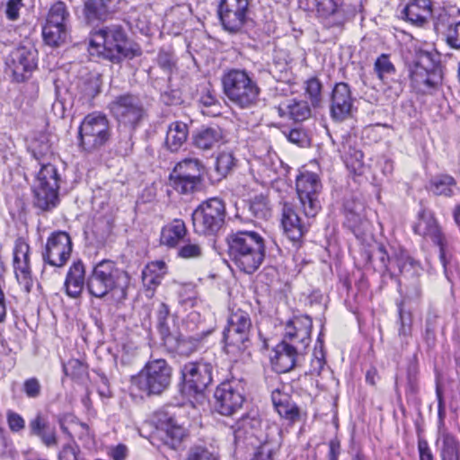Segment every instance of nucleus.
<instances>
[{
  "label": "nucleus",
  "mask_w": 460,
  "mask_h": 460,
  "mask_svg": "<svg viewBox=\"0 0 460 460\" xmlns=\"http://www.w3.org/2000/svg\"><path fill=\"white\" fill-rule=\"evenodd\" d=\"M317 13L323 17L334 15L340 12L343 0H314Z\"/></svg>",
  "instance_id": "603ef678"
},
{
  "label": "nucleus",
  "mask_w": 460,
  "mask_h": 460,
  "mask_svg": "<svg viewBox=\"0 0 460 460\" xmlns=\"http://www.w3.org/2000/svg\"><path fill=\"white\" fill-rule=\"evenodd\" d=\"M173 171L175 172L185 173L186 175H194L198 178L204 179L203 174L205 165L203 163L195 157H187L178 162Z\"/></svg>",
  "instance_id": "ea45409f"
},
{
  "label": "nucleus",
  "mask_w": 460,
  "mask_h": 460,
  "mask_svg": "<svg viewBox=\"0 0 460 460\" xmlns=\"http://www.w3.org/2000/svg\"><path fill=\"white\" fill-rule=\"evenodd\" d=\"M431 15L430 0H411L402 11V17L418 27L424 26Z\"/></svg>",
  "instance_id": "393cba45"
},
{
  "label": "nucleus",
  "mask_w": 460,
  "mask_h": 460,
  "mask_svg": "<svg viewBox=\"0 0 460 460\" xmlns=\"http://www.w3.org/2000/svg\"><path fill=\"white\" fill-rule=\"evenodd\" d=\"M409 77L411 86H438L443 84V76L440 69L428 70L420 64H415L409 70Z\"/></svg>",
  "instance_id": "c85d7f7f"
},
{
  "label": "nucleus",
  "mask_w": 460,
  "mask_h": 460,
  "mask_svg": "<svg viewBox=\"0 0 460 460\" xmlns=\"http://www.w3.org/2000/svg\"><path fill=\"white\" fill-rule=\"evenodd\" d=\"M281 225L288 238L294 243L299 242L307 232V226L298 215L297 208L289 202L283 204Z\"/></svg>",
  "instance_id": "aec40b11"
},
{
  "label": "nucleus",
  "mask_w": 460,
  "mask_h": 460,
  "mask_svg": "<svg viewBox=\"0 0 460 460\" xmlns=\"http://www.w3.org/2000/svg\"><path fill=\"white\" fill-rule=\"evenodd\" d=\"M250 0H220L217 14L223 28L232 33L241 31L250 13Z\"/></svg>",
  "instance_id": "ddd939ff"
},
{
  "label": "nucleus",
  "mask_w": 460,
  "mask_h": 460,
  "mask_svg": "<svg viewBox=\"0 0 460 460\" xmlns=\"http://www.w3.org/2000/svg\"><path fill=\"white\" fill-rule=\"evenodd\" d=\"M172 373V369L165 359H150L133 378V384L147 396L160 395L169 388Z\"/></svg>",
  "instance_id": "423d86ee"
},
{
  "label": "nucleus",
  "mask_w": 460,
  "mask_h": 460,
  "mask_svg": "<svg viewBox=\"0 0 460 460\" xmlns=\"http://www.w3.org/2000/svg\"><path fill=\"white\" fill-rule=\"evenodd\" d=\"M215 410L221 415L235 414L245 402V384L231 379L221 383L215 391Z\"/></svg>",
  "instance_id": "9b49d317"
},
{
  "label": "nucleus",
  "mask_w": 460,
  "mask_h": 460,
  "mask_svg": "<svg viewBox=\"0 0 460 460\" xmlns=\"http://www.w3.org/2000/svg\"><path fill=\"white\" fill-rule=\"evenodd\" d=\"M113 226L107 218H98L93 228V233L96 236L98 243H104L112 233Z\"/></svg>",
  "instance_id": "3c124183"
},
{
  "label": "nucleus",
  "mask_w": 460,
  "mask_h": 460,
  "mask_svg": "<svg viewBox=\"0 0 460 460\" xmlns=\"http://www.w3.org/2000/svg\"><path fill=\"white\" fill-rule=\"evenodd\" d=\"M7 424L12 432H20L25 428L24 419L17 412L8 411L6 412Z\"/></svg>",
  "instance_id": "052dcab7"
},
{
  "label": "nucleus",
  "mask_w": 460,
  "mask_h": 460,
  "mask_svg": "<svg viewBox=\"0 0 460 460\" xmlns=\"http://www.w3.org/2000/svg\"><path fill=\"white\" fill-rule=\"evenodd\" d=\"M183 460H217L216 456L203 446L191 447Z\"/></svg>",
  "instance_id": "6e6d98bb"
},
{
  "label": "nucleus",
  "mask_w": 460,
  "mask_h": 460,
  "mask_svg": "<svg viewBox=\"0 0 460 460\" xmlns=\"http://www.w3.org/2000/svg\"><path fill=\"white\" fill-rule=\"evenodd\" d=\"M296 347L280 341L274 349V356L271 357L270 361L273 369L277 373H287L292 370L300 355L305 352L297 351Z\"/></svg>",
  "instance_id": "4be33fe9"
},
{
  "label": "nucleus",
  "mask_w": 460,
  "mask_h": 460,
  "mask_svg": "<svg viewBox=\"0 0 460 460\" xmlns=\"http://www.w3.org/2000/svg\"><path fill=\"white\" fill-rule=\"evenodd\" d=\"M22 6V0H8L6 4V17L10 21H16L19 18V11Z\"/></svg>",
  "instance_id": "774afa93"
},
{
  "label": "nucleus",
  "mask_w": 460,
  "mask_h": 460,
  "mask_svg": "<svg viewBox=\"0 0 460 460\" xmlns=\"http://www.w3.org/2000/svg\"><path fill=\"white\" fill-rule=\"evenodd\" d=\"M122 128L123 129H119L117 150L120 155H128L133 147L132 136L136 128H130L129 127Z\"/></svg>",
  "instance_id": "864d4df0"
},
{
  "label": "nucleus",
  "mask_w": 460,
  "mask_h": 460,
  "mask_svg": "<svg viewBox=\"0 0 460 460\" xmlns=\"http://www.w3.org/2000/svg\"><path fill=\"white\" fill-rule=\"evenodd\" d=\"M79 447L75 445L67 444L64 446L58 454V460H79Z\"/></svg>",
  "instance_id": "338daca9"
},
{
  "label": "nucleus",
  "mask_w": 460,
  "mask_h": 460,
  "mask_svg": "<svg viewBox=\"0 0 460 460\" xmlns=\"http://www.w3.org/2000/svg\"><path fill=\"white\" fill-rule=\"evenodd\" d=\"M222 138L219 128H205L198 130L192 136L193 145L201 150L212 149Z\"/></svg>",
  "instance_id": "c9c22d12"
},
{
  "label": "nucleus",
  "mask_w": 460,
  "mask_h": 460,
  "mask_svg": "<svg viewBox=\"0 0 460 460\" xmlns=\"http://www.w3.org/2000/svg\"><path fill=\"white\" fill-rule=\"evenodd\" d=\"M447 43L453 49H460V22L450 24L446 33Z\"/></svg>",
  "instance_id": "bf43d9fd"
},
{
  "label": "nucleus",
  "mask_w": 460,
  "mask_h": 460,
  "mask_svg": "<svg viewBox=\"0 0 460 460\" xmlns=\"http://www.w3.org/2000/svg\"><path fill=\"white\" fill-rule=\"evenodd\" d=\"M162 102L166 105H177L181 102L179 88H168L161 94Z\"/></svg>",
  "instance_id": "69168bd1"
},
{
  "label": "nucleus",
  "mask_w": 460,
  "mask_h": 460,
  "mask_svg": "<svg viewBox=\"0 0 460 460\" xmlns=\"http://www.w3.org/2000/svg\"><path fill=\"white\" fill-rule=\"evenodd\" d=\"M364 203L358 199H351L344 204V225L356 235L359 236L367 229L368 222L365 216Z\"/></svg>",
  "instance_id": "412c9836"
},
{
  "label": "nucleus",
  "mask_w": 460,
  "mask_h": 460,
  "mask_svg": "<svg viewBox=\"0 0 460 460\" xmlns=\"http://www.w3.org/2000/svg\"><path fill=\"white\" fill-rule=\"evenodd\" d=\"M375 72L383 84H387L388 79L395 73L394 66L389 59V56L382 54L375 62Z\"/></svg>",
  "instance_id": "49530a36"
},
{
  "label": "nucleus",
  "mask_w": 460,
  "mask_h": 460,
  "mask_svg": "<svg viewBox=\"0 0 460 460\" xmlns=\"http://www.w3.org/2000/svg\"><path fill=\"white\" fill-rule=\"evenodd\" d=\"M130 285L129 274L117 267L111 260H102L93 269L86 280V288L91 296L104 298L111 294L113 300L123 303L128 298Z\"/></svg>",
  "instance_id": "f03ea898"
},
{
  "label": "nucleus",
  "mask_w": 460,
  "mask_h": 460,
  "mask_svg": "<svg viewBox=\"0 0 460 460\" xmlns=\"http://www.w3.org/2000/svg\"><path fill=\"white\" fill-rule=\"evenodd\" d=\"M456 187V181L454 177L449 174H438L430 179L428 189L437 196L451 197Z\"/></svg>",
  "instance_id": "e433bc0d"
},
{
  "label": "nucleus",
  "mask_w": 460,
  "mask_h": 460,
  "mask_svg": "<svg viewBox=\"0 0 460 460\" xmlns=\"http://www.w3.org/2000/svg\"><path fill=\"white\" fill-rule=\"evenodd\" d=\"M252 81L245 70L231 69L222 77L223 86H252Z\"/></svg>",
  "instance_id": "37998d69"
},
{
  "label": "nucleus",
  "mask_w": 460,
  "mask_h": 460,
  "mask_svg": "<svg viewBox=\"0 0 460 460\" xmlns=\"http://www.w3.org/2000/svg\"><path fill=\"white\" fill-rule=\"evenodd\" d=\"M85 280L84 265L81 261H75L69 268L65 280V289L68 296L77 298L80 296Z\"/></svg>",
  "instance_id": "bb28decb"
},
{
  "label": "nucleus",
  "mask_w": 460,
  "mask_h": 460,
  "mask_svg": "<svg viewBox=\"0 0 460 460\" xmlns=\"http://www.w3.org/2000/svg\"><path fill=\"white\" fill-rule=\"evenodd\" d=\"M42 36L47 45L59 47L66 41L69 36V29L45 23L42 29Z\"/></svg>",
  "instance_id": "4c0bfd02"
},
{
  "label": "nucleus",
  "mask_w": 460,
  "mask_h": 460,
  "mask_svg": "<svg viewBox=\"0 0 460 460\" xmlns=\"http://www.w3.org/2000/svg\"><path fill=\"white\" fill-rule=\"evenodd\" d=\"M200 338L189 336L183 337L173 334L171 338L166 339L164 344L168 350L176 352L181 355H190L194 352L200 344Z\"/></svg>",
  "instance_id": "473e14b6"
},
{
  "label": "nucleus",
  "mask_w": 460,
  "mask_h": 460,
  "mask_svg": "<svg viewBox=\"0 0 460 460\" xmlns=\"http://www.w3.org/2000/svg\"><path fill=\"white\" fill-rule=\"evenodd\" d=\"M169 181L172 189L183 195L193 194L203 189L204 179L175 172L173 170L169 175Z\"/></svg>",
  "instance_id": "cd10ccee"
},
{
  "label": "nucleus",
  "mask_w": 460,
  "mask_h": 460,
  "mask_svg": "<svg viewBox=\"0 0 460 460\" xmlns=\"http://www.w3.org/2000/svg\"><path fill=\"white\" fill-rule=\"evenodd\" d=\"M119 0H85L84 14L86 22L106 21L117 8Z\"/></svg>",
  "instance_id": "b1692460"
},
{
  "label": "nucleus",
  "mask_w": 460,
  "mask_h": 460,
  "mask_svg": "<svg viewBox=\"0 0 460 460\" xmlns=\"http://www.w3.org/2000/svg\"><path fill=\"white\" fill-rule=\"evenodd\" d=\"M178 256L183 259H197L202 256V247L199 243L188 241L178 250Z\"/></svg>",
  "instance_id": "5fc2aeb1"
},
{
  "label": "nucleus",
  "mask_w": 460,
  "mask_h": 460,
  "mask_svg": "<svg viewBox=\"0 0 460 460\" xmlns=\"http://www.w3.org/2000/svg\"><path fill=\"white\" fill-rule=\"evenodd\" d=\"M250 428H252V420L249 418H243L238 421L234 429L235 442H243L256 448L252 460H275V456L281 446L279 431L276 430L271 437L266 434L264 439L261 440L253 432L248 430Z\"/></svg>",
  "instance_id": "6e6552de"
},
{
  "label": "nucleus",
  "mask_w": 460,
  "mask_h": 460,
  "mask_svg": "<svg viewBox=\"0 0 460 460\" xmlns=\"http://www.w3.org/2000/svg\"><path fill=\"white\" fill-rule=\"evenodd\" d=\"M413 231L419 235L430 238V240L439 247V259L443 265L445 274H447V241L433 215L429 212L422 211L413 226Z\"/></svg>",
  "instance_id": "6ab92c4d"
},
{
  "label": "nucleus",
  "mask_w": 460,
  "mask_h": 460,
  "mask_svg": "<svg viewBox=\"0 0 460 460\" xmlns=\"http://www.w3.org/2000/svg\"><path fill=\"white\" fill-rule=\"evenodd\" d=\"M296 186L305 216L315 217L321 209L319 194L322 190V183L319 176L311 172H301L296 177Z\"/></svg>",
  "instance_id": "f8f14e48"
},
{
  "label": "nucleus",
  "mask_w": 460,
  "mask_h": 460,
  "mask_svg": "<svg viewBox=\"0 0 460 460\" xmlns=\"http://www.w3.org/2000/svg\"><path fill=\"white\" fill-rule=\"evenodd\" d=\"M213 366L205 361L188 362L181 367L184 389L189 394H202L213 381Z\"/></svg>",
  "instance_id": "4468645a"
},
{
  "label": "nucleus",
  "mask_w": 460,
  "mask_h": 460,
  "mask_svg": "<svg viewBox=\"0 0 460 460\" xmlns=\"http://www.w3.org/2000/svg\"><path fill=\"white\" fill-rule=\"evenodd\" d=\"M189 136V128L186 123L174 121L168 127L165 137V145L172 152H177L186 142Z\"/></svg>",
  "instance_id": "72a5a7b5"
},
{
  "label": "nucleus",
  "mask_w": 460,
  "mask_h": 460,
  "mask_svg": "<svg viewBox=\"0 0 460 460\" xmlns=\"http://www.w3.org/2000/svg\"><path fill=\"white\" fill-rule=\"evenodd\" d=\"M226 243L232 262L246 274L255 272L265 259V239L255 231L232 232Z\"/></svg>",
  "instance_id": "7ed1b4c3"
},
{
  "label": "nucleus",
  "mask_w": 460,
  "mask_h": 460,
  "mask_svg": "<svg viewBox=\"0 0 460 460\" xmlns=\"http://www.w3.org/2000/svg\"><path fill=\"white\" fill-rule=\"evenodd\" d=\"M312 318L307 315L295 316L285 326L282 341L305 352L311 343Z\"/></svg>",
  "instance_id": "a211bd4d"
},
{
  "label": "nucleus",
  "mask_w": 460,
  "mask_h": 460,
  "mask_svg": "<svg viewBox=\"0 0 460 460\" xmlns=\"http://www.w3.org/2000/svg\"><path fill=\"white\" fill-rule=\"evenodd\" d=\"M187 234L185 223L181 219H174L163 227L160 241L168 247L177 246Z\"/></svg>",
  "instance_id": "2f4dec72"
},
{
  "label": "nucleus",
  "mask_w": 460,
  "mask_h": 460,
  "mask_svg": "<svg viewBox=\"0 0 460 460\" xmlns=\"http://www.w3.org/2000/svg\"><path fill=\"white\" fill-rule=\"evenodd\" d=\"M354 99L350 88H332L331 116L336 121H343L352 115Z\"/></svg>",
  "instance_id": "5701e85b"
},
{
  "label": "nucleus",
  "mask_w": 460,
  "mask_h": 460,
  "mask_svg": "<svg viewBox=\"0 0 460 460\" xmlns=\"http://www.w3.org/2000/svg\"><path fill=\"white\" fill-rule=\"evenodd\" d=\"M236 159L231 152H222L217 156L215 169L220 177H226L235 167Z\"/></svg>",
  "instance_id": "09e8293b"
},
{
  "label": "nucleus",
  "mask_w": 460,
  "mask_h": 460,
  "mask_svg": "<svg viewBox=\"0 0 460 460\" xmlns=\"http://www.w3.org/2000/svg\"><path fill=\"white\" fill-rule=\"evenodd\" d=\"M68 21L69 12L67 11L65 3L59 1L50 7L46 24L68 28Z\"/></svg>",
  "instance_id": "a19ab883"
},
{
  "label": "nucleus",
  "mask_w": 460,
  "mask_h": 460,
  "mask_svg": "<svg viewBox=\"0 0 460 460\" xmlns=\"http://www.w3.org/2000/svg\"><path fill=\"white\" fill-rule=\"evenodd\" d=\"M439 454L441 460H460V443L455 437H447L439 440Z\"/></svg>",
  "instance_id": "79ce46f5"
},
{
  "label": "nucleus",
  "mask_w": 460,
  "mask_h": 460,
  "mask_svg": "<svg viewBox=\"0 0 460 460\" xmlns=\"http://www.w3.org/2000/svg\"><path fill=\"white\" fill-rule=\"evenodd\" d=\"M88 50L92 56L102 57L113 63L142 54L139 45L130 41L123 26L118 23L92 31Z\"/></svg>",
  "instance_id": "f257e3e1"
},
{
  "label": "nucleus",
  "mask_w": 460,
  "mask_h": 460,
  "mask_svg": "<svg viewBox=\"0 0 460 460\" xmlns=\"http://www.w3.org/2000/svg\"><path fill=\"white\" fill-rule=\"evenodd\" d=\"M38 51L32 45H22L9 55L7 66L15 83H22L37 66Z\"/></svg>",
  "instance_id": "dca6fc26"
},
{
  "label": "nucleus",
  "mask_w": 460,
  "mask_h": 460,
  "mask_svg": "<svg viewBox=\"0 0 460 460\" xmlns=\"http://www.w3.org/2000/svg\"><path fill=\"white\" fill-rule=\"evenodd\" d=\"M111 137V127L108 118L101 113H90L84 117L78 129L80 148L87 153L99 151Z\"/></svg>",
  "instance_id": "0eeeda50"
},
{
  "label": "nucleus",
  "mask_w": 460,
  "mask_h": 460,
  "mask_svg": "<svg viewBox=\"0 0 460 460\" xmlns=\"http://www.w3.org/2000/svg\"><path fill=\"white\" fill-rule=\"evenodd\" d=\"M170 315L169 306L161 303L157 308L156 318H157V328L164 344L166 342L167 338H171L173 334L170 331L167 320Z\"/></svg>",
  "instance_id": "de8ad7c7"
},
{
  "label": "nucleus",
  "mask_w": 460,
  "mask_h": 460,
  "mask_svg": "<svg viewBox=\"0 0 460 460\" xmlns=\"http://www.w3.org/2000/svg\"><path fill=\"white\" fill-rule=\"evenodd\" d=\"M249 210L257 218L266 219L270 216L268 199L263 195L255 196L250 200Z\"/></svg>",
  "instance_id": "8fccbe9b"
},
{
  "label": "nucleus",
  "mask_w": 460,
  "mask_h": 460,
  "mask_svg": "<svg viewBox=\"0 0 460 460\" xmlns=\"http://www.w3.org/2000/svg\"><path fill=\"white\" fill-rule=\"evenodd\" d=\"M387 260L392 266L397 267L401 274L411 272V275H415L417 272L415 261L404 251L396 253L392 260H389V258H387Z\"/></svg>",
  "instance_id": "a18cd8bd"
},
{
  "label": "nucleus",
  "mask_w": 460,
  "mask_h": 460,
  "mask_svg": "<svg viewBox=\"0 0 460 460\" xmlns=\"http://www.w3.org/2000/svg\"><path fill=\"white\" fill-rule=\"evenodd\" d=\"M225 203L217 198L203 201L192 213L194 232L208 236L216 234L225 223Z\"/></svg>",
  "instance_id": "1a4fd4ad"
},
{
  "label": "nucleus",
  "mask_w": 460,
  "mask_h": 460,
  "mask_svg": "<svg viewBox=\"0 0 460 460\" xmlns=\"http://www.w3.org/2000/svg\"><path fill=\"white\" fill-rule=\"evenodd\" d=\"M400 328L398 330L399 337L402 341L407 342L411 335V319L410 316L404 317L402 309H400Z\"/></svg>",
  "instance_id": "0e129e2a"
},
{
  "label": "nucleus",
  "mask_w": 460,
  "mask_h": 460,
  "mask_svg": "<svg viewBox=\"0 0 460 460\" xmlns=\"http://www.w3.org/2000/svg\"><path fill=\"white\" fill-rule=\"evenodd\" d=\"M13 261H30V246L23 238H18L15 241Z\"/></svg>",
  "instance_id": "13d9d810"
},
{
  "label": "nucleus",
  "mask_w": 460,
  "mask_h": 460,
  "mask_svg": "<svg viewBox=\"0 0 460 460\" xmlns=\"http://www.w3.org/2000/svg\"><path fill=\"white\" fill-rule=\"evenodd\" d=\"M22 391L28 398H38L41 394V385L39 379L36 377L26 379L22 385Z\"/></svg>",
  "instance_id": "4d7b16f0"
},
{
  "label": "nucleus",
  "mask_w": 460,
  "mask_h": 460,
  "mask_svg": "<svg viewBox=\"0 0 460 460\" xmlns=\"http://www.w3.org/2000/svg\"><path fill=\"white\" fill-rule=\"evenodd\" d=\"M63 370L66 376L77 377L84 371V367L78 359H70L63 365Z\"/></svg>",
  "instance_id": "e2e57ef3"
},
{
  "label": "nucleus",
  "mask_w": 460,
  "mask_h": 460,
  "mask_svg": "<svg viewBox=\"0 0 460 460\" xmlns=\"http://www.w3.org/2000/svg\"><path fill=\"white\" fill-rule=\"evenodd\" d=\"M252 328L248 312L237 308L233 309L224 330L225 351L235 360L251 345L250 335Z\"/></svg>",
  "instance_id": "39448f33"
},
{
  "label": "nucleus",
  "mask_w": 460,
  "mask_h": 460,
  "mask_svg": "<svg viewBox=\"0 0 460 460\" xmlns=\"http://www.w3.org/2000/svg\"><path fill=\"white\" fill-rule=\"evenodd\" d=\"M338 150L344 158L348 167L351 168L355 172L362 169L364 155L361 150L357 149L352 145V137L350 136L342 137Z\"/></svg>",
  "instance_id": "c756f323"
},
{
  "label": "nucleus",
  "mask_w": 460,
  "mask_h": 460,
  "mask_svg": "<svg viewBox=\"0 0 460 460\" xmlns=\"http://www.w3.org/2000/svg\"><path fill=\"white\" fill-rule=\"evenodd\" d=\"M260 88H223L224 93L233 103L244 108L253 104Z\"/></svg>",
  "instance_id": "f704fd0d"
},
{
  "label": "nucleus",
  "mask_w": 460,
  "mask_h": 460,
  "mask_svg": "<svg viewBox=\"0 0 460 460\" xmlns=\"http://www.w3.org/2000/svg\"><path fill=\"white\" fill-rule=\"evenodd\" d=\"M271 401L275 410L281 418L290 422H296L299 420L300 409L292 401L288 394L283 393L279 389H275L271 393Z\"/></svg>",
  "instance_id": "a878e982"
},
{
  "label": "nucleus",
  "mask_w": 460,
  "mask_h": 460,
  "mask_svg": "<svg viewBox=\"0 0 460 460\" xmlns=\"http://www.w3.org/2000/svg\"><path fill=\"white\" fill-rule=\"evenodd\" d=\"M72 249L73 244L69 234L64 231H56L47 240L42 259L50 266L61 268L69 260Z\"/></svg>",
  "instance_id": "2eb2a0df"
},
{
  "label": "nucleus",
  "mask_w": 460,
  "mask_h": 460,
  "mask_svg": "<svg viewBox=\"0 0 460 460\" xmlns=\"http://www.w3.org/2000/svg\"><path fill=\"white\" fill-rule=\"evenodd\" d=\"M13 268L18 282L30 292L33 285L30 261H13Z\"/></svg>",
  "instance_id": "c03bdc74"
},
{
  "label": "nucleus",
  "mask_w": 460,
  "mask_h": 460,
  "mask_svg": "<svg viewBox=\"0 0 460 460\" xmlns=\"http://www.w3.org/2000/svg\"><path fill=\"white\" fill-rule=\"evenodd\" d=\"M167 272L165 262L162 261L148 263L142 270V282L144 287L154 291L160 284Z\"/></svg>",
  "instance_id": "7c9ffc66"
},
{
  "label": "nucleus",
  "mask_w": 460,
  "mask_h": 460,
  "mask_svg": "<svg viewBox=\"0 0 460 460\" xmlns=\"http://www.w3.org/2000/svg\"><path fill=\"white\" fill-rule=\"evenodd\" d=\"M49 421L38 413L29 423L30 433L31 436H38L49 427Z\"/></svg>",
  "instance_id": "680f3d73"
},
{
  "label": "nucleus",
  "mask_w": 460,
  "mask_h": 460,
  "mask_svg": "<svg viewBox=\"0 0 460 460\" xmlns=\"http://www.w3.org/2000/svg\"><path fill=\"white\" fill-rule=\"evenodd\" d=\"M108 107L118 121L119 128L120 127L136 128L146 116V110L141 99L133 94L117 96Z\"/></svg>",
  "instance_id": "9d476101"
},
{
  "label": "nucleus",
  "mask_w": 460,
  "mask_h": 460,
  "mask_svg": "<svg viewBox=\"0 0 460 460\" xmlns=\"http://www.w3.org/2000/svg\"><path fill=\"white\" fill-rule=\"evenodd\" d=\"M279 112L281 116L288 114V117L295 121H303L311 115V110L306 101L293 100L292 102L288 103L285 108L279 107Z\"/></svg>",
  "instance_id": "58836bf2"
},
{
  "label": "nucleus",
  "mask_w": 460,
  "mask_h": 460,
  "mask_svg": "<svg viewBox=\"0 0 460 460\" xmlns=\"http://www.w3.org/2000/svg\"><path fill=\"white\" fill-rule=\"evenodd\" d=\"M33 156L39 161L41 168L37 176V184L33 187V207L40 212H49L55 208L58 202L60 175L57 168L47 162L52 155L48 145L33 149Z\"/></svg>",
  "instance_id": "20e7f679"
},
{
  "label": "nucleus",
  "mask_w": 460,
  "mask_h": 460,
  "mask_svg": "<svg viewBox=\"0 0 460 460\" xmlns=\"http://www.w3.org/2000/svg\"><path fill=\"white\" fill-rule=\"evenodd\" d=\"M157 422L161 431V440L169 448L177 450L188 437L187 429L176 417V413L168 410L157 412Z\"/></svg>",
  "instance_id": "f3484780"
}]
</instances>
